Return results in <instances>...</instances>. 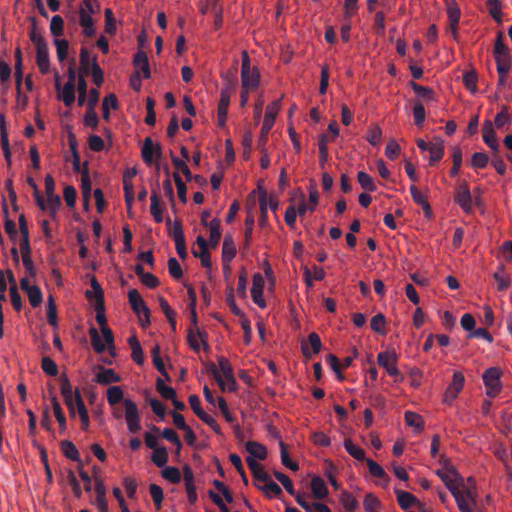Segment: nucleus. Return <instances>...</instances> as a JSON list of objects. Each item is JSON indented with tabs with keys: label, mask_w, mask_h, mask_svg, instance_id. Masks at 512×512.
I'll list each match as a JSON object with an SVG mask.
<instances>
[{
	"label": "nucleus",
	"mask_w": 512,
	"mask_h": 512,
	"mask_svg": "<svg viewBox=\"0 0 512 512\" xmlns=\"http://www.w3.org/2000/svg\"><path fill=\"white\" fill-rule=\"evenodd\" d=\"M444 141L440 137H434L427 151L430 153L429 165L435 166L444 156Z\"/></svg>",
	"instance_id": "obj_14"
},
{
	"label": "nucleus",
	"mask_w": 512,
	"mask_h": 512,
	"mask_svg": "<svg viewBox=\"0 0 512 512\" xmlns=\"http://www.w3.org/2000/svg\"><path fill=\"white\" fill-rule=\"evenodd\" d=\"M15 84H16V90L18 91V94L20 95V89L22 86L23 81V59H22V52L20 48H17L15 51Z\"/></svg>",
	"instance_id": "obj_31"
},
{
	"label": "nucleus",
	"mask_w": 512,
	"mask_h": 512,
	"mask_svg": "<svg viewBox=\"0 0 512 512\" xmlns=\"http://www.w3.org/2000/svg\"><path fill=\"white\" fill-rule=\"evenodd\" d=\"M410 192H411L413 201L423 208L425 217L431 218L432 217V209L427 200V197L424 196L415 185L410 186Z\"/></svg>",
	"instance_id": "obj_21"
},
{
	"label": "nucleus",
	"mask_w": 512,
	"mask_h": 512,
	"mask_svg": "<svg viewBox=\"0 0 512 512\" xmlns=\"http://www.w3.org/2000/svg\"><path fill=\"white\" fill-rule=\"evenodd\" d=\"M59 98L63 101L65 106L70 107L75 101V85L66 83L62 88Z\"/></svg>",
	"instance_id": "obj_41"
},
{
	"label": "nucleus",
	"mask_w": 512,
	"mask_h": 512,
	"mask_svg": "<svg viewBox=\"0 0 512 512\" xmlns=\"http://www.w3.org/2000/svg\"><path fill=\"white\" fill-rule=\"evenodd\" d=\"M467 481L471 482V486H465L463 481V486H460V493L469 505L475 506L477 502L476 482L473 477H469Z\"/></svg>",
	"instance_id": "obj_24"
},
{
	"label": "nucleus",
	"mask_w": 512,
	"mask_h": 512,
	"mask_svg": "<svg viewBox=\"0 0 512 512\" xmlns=\"http://www.w3.org/2000/svg\"><path fill=\"white\" fill-rule=\"evenodd\" d=\"M340 502L347 512H355L359 506L357 499L348 491L341 493Z\"/></svg>",
	"instance_id": "obj_38"
},
{
	"label": "nucleus",
	"mask_w": 512,
	"mask_h": 512,
	"mask_svg": "<svg viewBox=\"0 0 512 512\" xmlns=\"http://www.w3.org/2000/svg\"><path fill=\"white\" fill-rule=\"evenodd\" d=\"M154 156H156V158L162 156L161 146L159 144L154 146L152 139L147 137L142 146V158L146 164L150 165L154 161Z\"/></svg>",
	"instance_id": "obj_12"
},
{
	"label": "nucleus",
	"mask_w": 512,
	"mask_h": 512,
	"mask_svg": "<svg viewBox=\"0 0 512 512\" xmlns=\"http://www.w3.org/2000/svg\"><path fill=\"white\" fill-rule=\"evenodd\" d=\"M128 299L132 310L140 317L141 314L148 313V306L142 299L137 289H131L128 292Z\"/></svg>",
	"instance_id": "obj_15"
},
{
	"label": "nucleus",
	"mask_w": 512,
	"mask_h": 512,
	"mask_svg": "<svg viewBox=\"0 0 512 512\" xmlns=\"http://www.w3.org/2000/svg\"><path fill=\"white\" fill-rule=\"evenodd\" d=\"M151 206L150 212L153 216L156 223H161L163 221V209L160 203V198L156 190H153L152 195L150 197Z\"/></svg>",
	"instance_id": "obj_30"
},
{
	"label": "nucleus",
	"mask_w": 512,
	"mask_h": 512,
	"mask_svg": "<svg viewBox=\"0 0 512 512\" xmlns=\"http://www.w3.org/2000/svg\"><path fill=\"white\" fill-rule=\"evenodd\" d=\"M125 419L128 431L132 434L138 433L141 429V417L137 404L131 399L124 400Z\"/></svg>",
	"instance_id": "obj_3"
},
{
	"label": "nucleus",
	"mask_w": 512,
	"mask_h": 512,
	"mask_svg": "<svg viewBox=\"0 0 512 512\" xmlns=\"http://www.w3.org/2000/svg\"><path fill=\"white\" fill-rule=\"evenodd\" d=\"M209 230V245L212 249H215L218 246L222 235L220 229V220L218 218H214L209 222Z\"/></svg>",
	"instance_id": "obj_29"
},
{
	"label": "nucleus",
	"mask_w": 512,
	"mask_h": 512,
	"mask_svg": "<svg viewBox=\"0 0 512 512\" xmlns=\"http://www.w3.org/2000/svg\"><path fill=\"white\" fill-rule=\"evenodd\" d=\"M246 451L249 453L248 457L254 459L265 460L267 458V448L256 441H248L245 445Z\"/></svg>",
	"instance_id": "obj_25"
},
{
	"label": "nucleus",
	"mask_w": 512,
	"mask_h": 512,
	"mask_svg": "<svg viewBox=\"0 0 512 512\" xmlns=\"http://www.w3.org/2000/svg\"><path fill=\"white\" fill-rule=\"evenodd\" d=\"M133 65L135 67V71L138 70L139 74L142 72L144 79H149L151 77L149 60L146 52L142 50L138 51L134 56Z\"/></svg>",
	"instance_id": "obj_16"
},
{
	"label": "nucleus",
	"mask_w": 512,
	"mask_h": 512,
	"mask_svg": "<svg viewBox=\"0 0 512 512\" xmlns=\"http://www.w3.org/2000/svg\"><path fill=\"white\" fill-rule=\"evenodd\" d=\"M395 494L397 496V500H398L399 506L403 510H408V509H410L414 505L418 507L419 504H421L418 501V499L413 494H411L409 492L395 489Z\"/></svg>",
	"instance_id": "obj_22"
},
{
	"label": "nucleus",
	"mask_w": 512,
	"mask_h": 512,
	"mask_svg": "<svg viewBox=\"0 0 512 512\" xmlns=\"http://www.w3.org/2000/svg\"><path fill=\"white\" fill-rule=\"evenodd\" d=\"M465 383V377L460 371H455L452 382L449 384L443 395V402L451 405L462 391Z\"/></svg>",
	"instance_id": "obj_5"
},
{
	"label": "nucleus",
	"mask_w": 512,
	"mask_h": 512,
	"mask_svg": "<svg viewBox=\"0 0 512 512\" xmlns=\"http://www.w3.org/2000/svg\"><path fill=\"white\" fill-rule=\"evenodd\" d=\"M124 393L120 386H112L107 390V401L109 405L115 406L123 400Z\"/></svg>",
	"instance_id": "obj_46"
},
{
	"label": "nucleus",
	"mask_w": 512,
	"mask_h": 512,
	"mask_svg": "<svg viewBox=\"0 0 512 512\" xmlns=\"http://www.w3.org/2000/svg\"><path fill=\"white\" fill-rule=\"evenodd\" d=\"M47 321L53 327L58 326L57 307L53 296H49L47 305Z\"/></svg>",
	"instance_id": "obj_52"
},
{
	"label": "nucleus",
	"mask_w": 512,
	"mask_h": 512,
	"mask_svg": "<svg viewBox=\"0 0 512 512\" xmlns=\"http://www.w3.org/2000/svg\"><path fill=\"white\" fill-rule=\"evenodd\" d=\"M93 349L96 353H103L106 350L105 344L101 341L98 330L95 327H91L89 330Z\"/></svg>",
	"instance_id": "obj_59"
},
{
	"label": "nucleus",
	"mask_w": 512,
	"mask_h": 512,
	"mask_svg": "<svg viewBox=\"0 0 512 512\" xmlns=\"http://www.w3.org/2000/svg\"><path fill=\"white\" fill-rule=\"evenodd\" d=\"M447 13L450 20V29L455 40L458 39V24L460 21L461 11L456 2L447 3Z\"/></svg>",
	"instance_id": "obj_17"
},
{
	"label": "nucleus",
	"mask_w": 512,
	"mask_h": 512,
	"mask_svg": "<svg viewBox=\"0 0 512 512\" xmlns=\"http://www.w3.org/2000/svg\"><path fill=\"white\" fill-rule=\"evenodd\" d=\"M504 271V266L501 265L499 267V271L498 272H495L493 274V278L495 279V281L497 282V289L499 291H504L506 289L509 288L510 284H511V278L509 276H504L502 273Z\"/></svg>",
	"instance_id": "obj_51"
},
{
	"label": "nucleus",
	"mask_w": 512,
	"mask_h": 512,
	"mask_svg": "<svg viewBox=\"0 0 512 512\" xmlns=\"http://www.w3.org/2000/svg\"><path fill=\"white\" fill-rule=\"evenodd\" d=\"M478 74L475 70H470L463 74V82L472 93L477 91Z\"/></svg>",
	"instance_id": "obj_62"
},
{
	"label": "nucleus",
	"mask_w": 512,
	"mask_h": 512,
	"mask_svg": "<svg viewBox=\"0 0 512 512\" xmlns=\"http://www.w3.org/2000/svg\"><path fill=\"white\" fill-rule=\"evenodd\" d=\"M455 202L464 210L466 213H470L473 210L472 196L468 183L463 182L455 192Z\"/></svg>",
	"instance_id": "obj_9"
},
{
	"label": "nucleus",
	"mask_w": 512,
	"mask_h": 512,
	"mask_svg": "<svg viewBox=\"0 0 512 512\" xmlns=\"http://www.w3.org/2000/svg\"><path fill=\"white\" fill-rule=\"evenodd\" d=\"M54 44L56 46L57 58L60 62H63L68 55L69 42L65 39L56 38Z\"/></svg>",
	"instance_id": "obj_63"
},
{
	"label": "nucleus",
	"mask_w": 512,
	"mask_h": 512,
	"mask_svg": "<svg viewBox=\"0 0 512 512\" xmlns=\"http://www.w3.org/2000/svg\"><path fill=\"white\" fill-rule=\"evenodd\" d=\"M121 376L117 374L113 369H107L102 366L99 367V371L96 375L95 381L101 385H109L111 383L120 382Z\"/></svg>",
	"instance_id": "obj_18"
},
{
	"label": "nucleus",
	"mask_w": 512,
	"mask_h": 512,
	"mask_svg": "<svg viewBox=\"0 0 512 512\" xmlns=\"http://www.w3.org/2000/svg\"><path fill=\"white\" fill-rule=\"evenodd\" d=\"M385 325L386 318L382 313H378L375 316H373L370 322L371 329L381 335L386 334Z\"/></svg>",
	"instance_id": "obj_48"
},
{
	"label": "nucleus",
	"mask_w": 512,
	"mask_h": 512,
	"mask_svg": "<svg viewBox=\"0 0 512 512\" xmlns=\"http://www.w3.org/2000/svg\"><path fill=\"white\" fill-rule=\"evenodd\" d=\"M483 141L493 151L498 152L500 145L496 138L493 123L490 120H486L482 127Z\"/></svg>",
	"instance_id": "obj_13"
},
{
	"label": "nucleus",
	"mask_w": 512,
	"mask_h": 512,
	"mask_svg": "<svg viewBox=\"0 0 512 512\" xmlns=\"http://www.w3.org/2000/svg\"><path fill=\"white\" fill-rule=\"evenodd\" d=\"M162 437L176 446V453L179 454L182 449V442L179 435L172 428H164Z\"/></svg>",
	"instance_id": "obj_49"
},
{
	"label": "nucleus",
	"mask_w": 512,
	"mask_h": 512,
	"mask_svg": "<svg viewBox=\"0 0 512 512\" xmlns=\"http://www.w3.org/2000/svg\"><path fill=\"white\" fill-rule=\"evenodd\" d=\"M279 446H280V449H281V462H282V464L285 467L291 469L292 471L299 470V465L296 462H293L290 459L288 451H287V447H286L285 443L282 440H280Z\"/></svg>",
	"instance_id": "obj_56"
},
{
	"label": "nucleus",
	"mask_w": 512,
	"mask_h": 512,
	"mask_svg": "<svg viewBox=\"0 0 512 512\" xmlns=\"http://www.w3.org/2000/svg\"><path fill=\"white\" fill-rule=\"evenodd\" d=\"M218 362H219L220 370L223 374L222 377H224L225 380H231L232 385H235L234 370H233V367L230 364L229 360L225 357H219Z\"/></svg>",
	"instance_id": "obj_43"
},
{
	"label": "nucleus",
	"mask_w": 512,
	"mask_h": 512,
	"mask_svg": "<svg viewBox=\"0 0 512 512\" xmlns=\"http://www.w3.org/2000/svg\"><path fill=\"white\" fill-rule=\"evenodd\" d=\"M328 136L326 134H321L318 141V148L320 154V164L321 167H324L325 163L328 161Z\"/></svg>",
	"instance_id": "obj_58"
},
{
	"label": "nucleus",
	"mask_w": 512,
	"mask_h": 512,
	"mask_svg": "<svg viewBox=\"0 0 512 512\" xmlns=\"http://www.w3.org/2000/svg\"><path fill=\"white\" fill-rule=\"evenodd\" d=\"M344 447L346 451L356 460L366 461L365 451L362 448L355 446L351 439H345Z\"/></svg>",
	"instance_id": "obj_42"
},
{
	"label": "nucleus",
	"mask_w": 512,
	"mask_h": 512,
	"mask_svg": "<svg viewBox=\"0 0 512 512\" xmlns=\"http://www.w3.org/2000/svg\"><path fill=\"white\" fill-rule=\"evenodd\" d=\"M486 5H487L488 11H489V14L491 15V17L495 21L500 23L502 21V12H501L502 5H501L500 0H487Z\"/></svg>",
	"instance_id": "obj_53"
},
{
	"label": "nucleus",
	"mask_w": 512,
	"mask_h": 512,
	"mask_svg": "<svg viewBox=\"0 0 512 512\" xmlns=\"http://www.w3.org/2000/svg\"><path fill=\"white\" fill-rule=\"evenodd\" d=\"M75 400L76 409L78 410L80 420L82 422L83 427L86 429L89 426V414L79 389L75 390Z\"/></svg>",
	"instance_id": "obj_32"
},
{
	"label": "nucleus",
	"mask_w": 512,
	"mask_h": 512,
	"mask_svg": "<svg viewBox=\"0 0 512 512\" xmlns=\"http://www.w3.org/2000/svg\"><path fill=\"white\" fill-rule=\"evenodd\" d=\"M237 250L235 247L233 236L230 234L225 235L222 246V260L223 263H230L236 256Z\"/></svg>",
	"instance_id": "obj_20"
},
{
	"label": "nucleus",
	"mask_w": 512,
	"mask_h": 512,
	"mask_svg": "<svg viewBox=\"0 0 512 512\" xmlns=\"http://www.w3.org/2000/svg\"><path fill=\"white\" fill-rule=\"evenodd\" d=\"M377 361L381 367L385 368L390 376H400L399 369L397 368L398 357L394 350L380 352L377 356Z\"/></svg>",
	"instance_id": "obj_7"
},
{
	"label": "nucleus",
	"mask_w": 512,
	"mask_h": 512,
	"mask_svg": "<svg viewBox=\"0 0 512 512\" xmlns=\"http://www.w3.org/2000/svg\"><path fill=\"white\" fill-rule=\"evenodd\" d=\"M91 287L92 291L87 290L85 292V296L88 299H92L93 297H95L96 304L104 303V291L95 276L91 278Z\"/></svg>",
	"instance_id": "obj_34"
},
{
	"label": "nucleus",
	"mask_w": 512,
	"mask_h": 512,
	"mask_svg": "<svg viewBox=\"0 0 512 512\" xmlns=\"http://www.w3.org/2000/svg\"><path fill=\"white\" fill-rule=\"evenodd\" d=\"M89 73L92 76L93 82L97 86H101L104 81V75H103V71H102L101 67L97 63L96 57H93V59H92L91 69H90Z\"/></svg>",
	"instance_id": "obj_60"
},
{
	"label": "nucleus",
	"mask_w": 512,
	"mask_h": 512,
	"mask_svg": "<svg viewBox=\"0 0 512 512\" xmlns=\"http://www.w3.org/2000/svg\"><path fill=\"white\" fill-rule=\"evenodd\" d=\"M367 466L369 468L370 473L377 478L384 479L386 481H389V476L383 469L381 465H379L377 462L373 461L372 459H366Z\"/></svg>",
	"instance_id": "obj_55"
},
{
	"label": "nucleus",
	"mask_w": 512,
	"mask_h": 512,
	"mask_svg": "<svg viewBox=\"0 0 512 512\" xmlns=\"http://www.w3.org/2000/svg\"><path fill=\"white\" fill-rule=\"evenodd\" d=\"M501 370L497 367L488 368L482 375L483 382L487 388V396L494 398L501 391Z\"/></svg>",
	"instance_id": "obj_2"
},
{
	"label": "nucleus",
	"mask_w": 512,
	"mask_h": 512,
	"mask_svg": "<svg viewBox=\"0 0 512 512\" xmlns=\"http://www.w3.org/2000/svg\"><path fill=\"white\" fill-rule=\"evenodd\" d=\"M322 349V342L320 336L316 332H311L308 335V342H302L301 350L305 358L311 359L315 354H318Z\"/></svg>",
	"instance_id": "obj_10"
},
{
	"label": "nucleus",
	"mask_w": 512,
	"mask_h": 512,
	"mask_svg": "<svg viewBox=\"0 0 512 512\" xmlns=\"http://www.w3.org/2000/svg\"><path fill=\"white\" fill-rule=\"evenodd\" d=\"M79 16H80V25L83 28L84 35L86 37H93L96 33L95 28H94L93 18L84 8L80 9Z\"/></svg>",
	"instance_id": "obj_26"
},
{
	"label": "nucleus",
	"mask_w": 512,
	"mask_h": 512,
	"mask_svg": "<svg viewBox=\"0 0 512 512\" xmlns=\"http://www.w3.org/2000/svg\"><path fill=\"white\" fill-rule=\"evenodd\" d=\"M168 459L169 455L166 447L161 446L153 451L152 461L157 467L163 468L167 464Z\"/></svg>",
	"instance_id": "obj_40"
},
{
	"label": "nucleus",
	"mask_w": 512,
	"mask_h": 512,
	"mask_svg": "<svg viewBox=\"0 0 512 512\" xmlns=\"http://www.w3.org/2000/svg\"><path fill=\"white\" fill-rule=\"evenodd\" d=\"M281 108V99L271 102L267 108L261 128L260 142L265 143L269 131L272 129L276 116Z\"/></svg>",
	"instance_id": "obj_4"
},
{
	"label": "nucleus",
	"mask_w": 512,
	"mask_h": 512,
	"mask_svg": "<svg viewBox=\"0 0 512 512\" xmlns=\"http://www.w3.org/2000/svg\"><path fill=\"white\" fill-rule=\"evenodd\" d=\"M156 389L164 399L172 400L176 397V391L174 388L167 386L164 380L160 377L156 380Z\"/></svg>",
	"instance_id": "obj_44"
},
{
	"label": "nucleus",
	"mask_w": 512,
	"mask_h": 512,
	"mask_svg": "<svg viewBox=\"0 0 512 512\" xmlns=\"http://www.w3.org/2000/svg\"><path fill=\"white\" fill-rule=\"evenodd\" d=\"M311 490L313 496L318 500H323L328 495V488L325 481L319 477L315 476L311 481Z\"/></svg>",
	"instance_id": "obj_27"
},
{
	"label": "nucleus",
	"mask_w": 512,
	"mask_h": 512,
	"mask_svg": "<svg viewBox=\"0 0 512 512\" xmlns=\"http://www.w3.org/2000/svg\"><path fill=\"white\" fill-rule=\"evenodd\" d=\"M357 179L360 186L369 192H375L377 190V186L374 182V179L366 172L359 171L357 174Z\"/></svg>",
	"instance_id": "obj_39"
},
{
	"label": "nucleus",
	"mask_w": 512,
	"mask_h": 512,
	"mask_svg": "<svg viewBox=\"0 0 512 512\" xmlns=\"http://www.w3.org/2000/svg\"><path fill=\"white\" fill-rule=\"evenodd\" d=\"M405 421L408 426L414 427L417 431H421L424 428V420L423 418L412 411L405 412Z\"/></svg>",
	"instance_id": "obj_45"
},
{
	"label": "nucleus",
	"mask_w": 512,
	"mask_h": 512,
	"mask_svg": "<svg viewBox=\"0 0 512 512\" xmlns=\"http://www.w3.org/2000/svg\"><path fill=\"white\" fill-rule=\"evenodd\" d=\"M60 382H61L60 390H61V394L64 398V402L69 409L70 415L72 417H75V415H76L75 392H73L70 380L65 374H62L60 377Z\"/></svg>",
	"instance_id": "obj_8"
},
{
	"label": "nucleus",
	"mask_w": 512,
	"mask_h": 512,
	"mask_svg": "<svg viewBox=\"0 0 512 512\" xmlns=\"http://www.w3.org/2000/svg\"><path fill=\"white\" fill-rule=\"evenodd\" d=\"M494 56L497 64V70L499 66L510 70L511 67V56L508 47L503 42L502 33H499L495 42Z\"/></svg>",
	"instance_id": "obj_6"
},
{
	"label": "nucleus",
	"mask_w": 512,
	"mask_h": 512,
	"mask_svg": "<svg viewBox=\"0 0 512 512\" xmlns=\"http://www.w3.org/2000/svg\"><path fill=\"white\" fill-rule=\"evenodd\" d=\"M29 302L33 308L38 307L43 301V294L41 289L34 285L29 291L26 292Z\"/></svg>",
	"instance_id": "obj_61"
},
{
	"label": "nucleus",
	"mask_w": 512,
	"mask_h": 512,
	"mask_svg": "<svg viewBox=\"0 0 512 512\" xmlns=\"http://www.w3.org/2000/svg\"><path fill=\"white\" fill-rule=\"evenodd\" d=\"M259 205H260V226L264 227L267 223V213H268V194L267 191L260 188L259 189Z\"/></svg>",
	"instance_id": "obj_35"
},
{
	"label": "nucleus",
	"mask_w": 512,
	"mask_h": 512,
	"mask_svg": "<svg viewBox=\"0 0 512 512\" xmlns=\"http://www.w3.org/2000/svg\"><path fill=\"white\" fill-rule=\"evenodd\" d=\"M440 462L444 464V468L437 470L436 474L445 483L447 489L456 500L462 496L460 486H463V477L458 473L456 468L449 463V460L445 458V456H441Z\"/></svg>",
	"instance_id": "obj_1"
},
{
	"label": "nucleus",
	"mask_w": 512,
	"mask_h": 512,
	"mask_svg": "<svg viewBox=\"0 0 512 512\" xmlns=\"http://www.w3.org/2000/svg\"><path fill=\"white\" fill-rule=\"evenodd\" d=\"M257 487L262 490L268 498L279 497L282 494L281 487L272 480L268 481L264 486Z\"/></svg>",
	"instance_id": "obj_47"
},
{
	"label": "nucleus",
	"mask_w": 512,
	"mask_h": 512,
	"mask_svg": "<svg viewBox=\"0 0 512 512\" xmlns=\"http://www.w3.org/2000/svg\"><path fill=\"white\" fill-rule=\"evenodd\" d=\"M161 475L164 479L170 481L171 483L178 484L181 481V473L180 470L176 467L167 466L161 471Z\"/></svg>",
	"instance_id": "obj_50"
},
{
	"label": "nucleus",
	"mask_w": 512,
	"mask_h": 512,
	"mask_svg": "<svg viewBox=\"0 0 512 512\" xmlns=\"http://www.w3.org/2000/svg\"><path fill=\"white\" fill-rule=\"evenodd\" d=\"M170 154H171V160H172V163H173V165L175 166V168H176L177 170L181 171V172L184 174V176H185V178H186V180H187V181H191V180H192L193 175H192V173H191V171H190L189 167L187 166L186 162H185L184 160H182V159H180V158L176 157V156L173 154V152H172V151H171V153H170Z\"/></svg>",
	"instance_id": "obj_57"
},
{
	"label": "nucleus",
	"mask_w": 512,
	"mask_h": 512,
	"mask_svg": "<svg viewBox=\"0 0 512 512\" xmlns=\"http://www.w3.org/2000/svg\"><path fill=\"white\" fill-rule=\"evenodd\" d=\"M243 89H255L260 83V74L257 68L241 73Z\"/></svg>",
	"instance_id": "obj_23"
},
{
	"label": "nucleus",
	"mask_w": 512,
	"mask_h": 512,
	"mask_svg": "<svg viewBox=\"0 0 512 512\" xmlns=\"http://www.w3.org/2000/svg\"><path fill=\"white\" fill-rule=\"evenodd\" d=\"M265 281L263 276L260 273H256L253 276V284L251 288V296L256 305L261 308L266 307V302L263 298V290H264Z\"/></svg>",
	"instance_id": "obj_11"
},
{
	"label": "nucleus",
	"mask_w": 512,
	"mask_h": 512,
	"mask_svg": "<svg viewBox=\"0 0 512 512\" xmlns=\"http://www.w3.org/2000/svg\"><path fill=\"white\" fill-rule=\"evenodd\" d=\"M81 189H82V197L91 196L92 192V182L90 179L88 162L84 163L82 175H81Z\"/></svg>",
	"instance_id": "obj_37"
},
{
	"label": "nucleus",
	"mask_w": 512,
	"mask_h": 512,
	"mask_svg": "<svg viewBox=\"0 0 512 512\" xmlns=\"http://www.w3.org/2000/svg\"><path fill=\"white\" fill-rule=\"evenodd\" d=\"M128 344L132 350V353H131L132 359L138 365H142L144 363V354H143L141 344H140L139 340L137 339V337L135 335L131 336L128 339Z\"/></svg>",
	"instance_id": "obj_33"
},
{
	"label": "nucleus",
	"mask_w": 512,
	"mask_h": 512,
	"mask_svg": "<svg viewBox=\"0 0 512 512\" xmlns=\"http://www.w3.org/2000/svg\"><path fill=\"white\" fill-rule=\"evenodd\" d=\"M41 368L49 376L58 375V366L56 362L48 356L42 358Z\"/></svg>",
	"instance_id": "obj_64"
},
{
	"label": "nucleus",
	"mask_w": 512,
	"mask_h": 512,
	"mask_svg": "<svg viewBox=\"0 0 512 512\" xmlns=\"http://www.w3.org/2000/svg\"><path fill=\"white\" fill-rule=\"evenodd\" d=\"M296 502L306 511V512H322L321 506H327L321 502H312L309 503L307 501V496L305 494H296L294 495Z\"/></svg>",
	"instance_id": "obj_28"
},
{
	"label": "nucleus",
	"mask_w": 512,
	"mask_h": 512,
	"mask_svg": "<svg viewBox=\"0 0 512 512\" xmlns=\"http://www.w3.org/2000/svg\"><path fill=\"white\" fill-rule=\"evenodd\" d=\"M410 86L419 98H423L426 100L434 99V91L431 88L426 87V86H421L413 81L410 83Z\"/></svg>",
	"instance_id": "obj_54"
},
{
	"label": "nucleus",
	"mask_w": 512,
	"mask_h": 512,
	"mask_svg": "<svg viewBox=\"0 0 512 512\" xmlns=\"http://www.w3.org/2000/svg\"><path fill=\"white\" fill-rule=\"evenodd\" d=\"M36 63L42 74L49 73L50 60L47 44L36 48Z\"/></svg>",
	"instance_id": "obj_19"
},
{
	"label": "nucleus",
	"mask_w": 512,
	"mask_h": 512,
	"mask_svg": "<svg viewBox=\"0 0 512 512\" xmlns=\"http://www.w3.org/2000/svg\"><path fill=\"white\" fill-rule=\"evenodd\" d=\"M64 456L72 461L80 462V454L76 446L69 440H63L60 444Z\"/></svg>",
	"instance_id": "obj_36"
}]
</instances>
